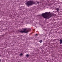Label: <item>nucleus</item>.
<instances>
[{
	"label": "nucleus",
	"mask_w": 62,
	"mask_h": 62,
	"mask_svg": "<svg viewBox=\"0 0 62 62\" xmlns=\"http://www.w3.org/2000/svg\"><path fill=\"white\" fill-rule=\"evenodd\" d=\"M30 30H31V29L27 28H24L23 29V31L18 30V32L19 33H20V32H21V33H27L28 32L30 31Z\"/></svg>",
	"instance_id": "obj_1"
},
{
	"label": "nucleus",
	"mask_w": 62,
	"mask_h": 62,
	"mask_svg": "<svg viewBox=\"0 0 62 62\" xmlns=\"http://www.w3.org/2000/svg\"><path fill=\"white\" fill-rule=\"evenodd\" d=\"M25 4L28 7H29L30 6L32 5H33V4H35V5H36L37 3H36V2H34V1H33L29 0Z\"/></svg>",
	"instance_id": "obj_2"
},
{
	"label": "nucleus",
	"mask_w": 62,
	"mask_h": 62,
	"mask_svg": "<svg viewBox=\"0 0 62 62\" xmlns=\"http://www.w3.org/2000/svg\"><path fill=\"white\" fill-rule=\"evenodd\" d=\"M54 15L53 14H52L50 12H47V19H49L52 16H53Z\"/></svg>",
	"instance_id": "obj_3"
},
{
	"label": "nucleus",
	"mask_w": 62,
	"mask_h": 62,
	"mask_svg": "<svg viewBox=\"0 0 62 62\" xmlns=\"http://www.w3.org/2000/svg\"><path fill=\"white\" fill-rule=\"evenodd\" d=\"M41 15L44 18L47 19V12L45 13H43Z\"/></svg>",
	"instance_id": "obj_4"
},
{
	"label": "nucleus",
	"mask_w": 62,
	"mask_h": 62,
	"mask_svg": "<svg viewBox=\"0 0 62 62\" xmlns=\"http://www.w3.org/2000/svg\"><path fill=\"white\" fill-rule=\"evenodd\" d=\"M39 42H40V43H41V42H42V40H40Z\"/></svg>",
	"instance_id": "obj_5"
},
{
	"label": "nucleus",
	"mask_w": 62,
	"mask_h": 62,
	"mask_svg": "<svg viewBox=\"0 0 62 62\" xmlns=\"http://www.w3.org/2000/svg\"><path fill=\"white\" fill-rule=\"evenodd\" d=\"M59 8H57V9H56V10H57V11H58V10H59Z\"/></svg>",
	"instance_id": "obj_6"
},
{
	"label": "nucleus",
	"mask_w": 62,
	"mask_h": 62,
	"mask_svg": "<svg viewBox=\"0 0 62 62\" xmlns=\"http://www.w3.org/2000/svg\"><path fill=\"white\" fill-rule=\"evenodd\" d=\"M29 56V55L28 54H27V55H26V56L27 57H28Z\"/></svg>",
	"instance_id": "obj_7"
},
{
	"label": "nucleus",
	"mask_w": 62,
	"mask_h": 62,
	"mask_svg": "<svg viewBox=\"0 0 62 62\" xmlns=\"http://www.w3.org/2000/svg\"><path fill=\"white\" fill-rule=\"evenodd\" d=\"M22 55H23V54L22 53L21 54H19L20 56H22Z\"/></svg>",
	"instance_id": "obj_8"
},
{
	"label": "nucleus",
	"mask_w": 62,
	"mask_h": 62,
	"mask_svg": "<svg viewBox=\"0 0 62 62\" xmlns=\"http://www.w3.org/2000/svg\"><path fill=\"white\" fill-rule=\"evenodd\" d=\"M37 2L38 4H39V2L38 1Z\"/></svg>",
	"instance_id": "obj_9"
},
{
	"label": "nucleus",
	"mask_w": 62,
	"mask_h": 62,
	"mask_svg": "<svg viewBox=\"0 0 62 62\" xmlns=\"http://www.w3.org/2000/svg\"><path fill=\"white\" fill-rule=\"evenodd\" d=\"M38 34H36L35 35V36H37V35H38Z\"/></svg>",
	"instance_id": "obj_10"
},
{
	"label": "nucleus",
	"mask_w": 62,
	"mask_h": 62,
	"mask_svg": "<svg viewBox=\"0 0 62 62\" xmlns=\"http://www.w3.org/2000/svg\"><path fill=\"white\" fill-rule=\"evenodd\" d=\"M1 61V60H0V62Z\"/></svg>",
	"instance_id": "obj_11"
}]
</instances>
